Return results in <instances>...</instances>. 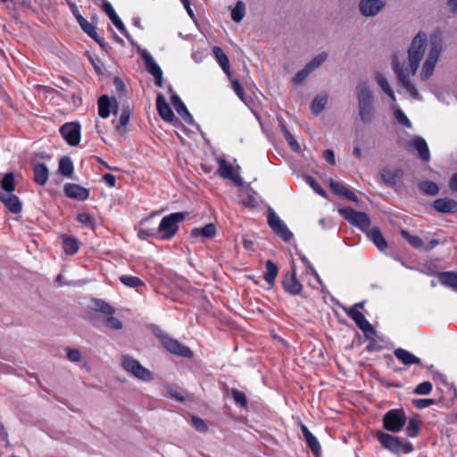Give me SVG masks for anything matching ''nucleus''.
Returning a JSON list of instances; mask_svg holds the SVG:
<instances>
[{"label": "nucleus", "instance_id": "nucleus-1", "mask_svg": "<svg viewBox=\"0 0 457 457\" xmlns=\"http://www.w3.org/2000/svg\"><path fill=\"white\" fill-rule=\"evenodd\" d=\"M427 35L424 32H419L412 39L408 50V64L399 65L396 57L393 60L395 71L397 74L399 84L416 100H421L415 86L411 82V76L415 75L421 59L425 53Z\"/></svg>", "mask_w": 457, "mask_h": 457}, {"label": "nucleus", "instance_id": "nucleus-2", "mask_svg": "<svg viewBox=\"0 0 457 457\" xmlns=\"http://www.w3.org/2000/svg\"><path fill=\"white\" fill-rule=\"evenodd\" d=\"M15 180L12 172H8L0 178V201L12 213L18 214L22 211L20 198L13 195Z\"/></svg>", "mask_w": 457, "mask_h": 457}, {"label": "nucleus", "instance_id": "nucleus-3", "mask_svg": "<svg viewBox=\"0 0 457 457\" xmlns=\"http://www.w3.org/2000/svg\"><path fill=\"white\" fill-rule=\"evenodd\" d=\"M443 50V39L441 36L435 34L429 39L428 55L422 66L420 79L428 80L434 72L436 64Z\"/></svg>", "mask_w": 457, "mask_h": 457}, {"label": "nucleus", "instance_id": "nucleus-4", "mask_svg": "<svg viewBox=\"0 0 457 457\" xmlns=\"http://www.w3.org/2000/svg\"><path fill=\"white\" fill-rule=\"evenodd\" d=\"M359 116L363 123H370L374 117L373 95L367 82H361L358 87Z\"/></svg>", "mask_w": 457, "mask_h": 457}, {"label": "nucleus", "instance_id": "nucleus-5", "mask_svg": "<svg viewBox=\"0 0 457 457\" xmlns=\"http://www.w3.org/2000/svg\"><path fill=\"white\" fill-rule=\"evenodd\" d=\"M185 217L184 212H173L164 216L157 228L158 238L162 240L171 239L177 234L179 224L185 220Z\"/></svg>", "mask_w": 457, "mask_h": 457}, {"label": "nucleus", "instance_id": "nucleus-6", "mask_svg": "<svg viewBox=\"0 0 457 457\" xmlns=\"http://www.w3.org/2000/svg\"><path fill=\"white\" fill-rule=\"evenodd\" d=\"M377 437L381 445L393 453H410L413 451L412 445L403 438L383 432L378 433Z\"/></svg>", "mask_w": 457, "mask_h": 457}, {"label": "nucleus", "instance_id": "nucleus-7", "mask_svg": "<svg viewBox=\"0 0 457 457\" xmlns=\"http://www.w3.org/2000/svg\"><path fill=\"white\" fill-rule=\"evenodd\" d=\"M121 365L126 371L131 373L140 380L148 382L153 379L152 372L148 369L143 367L138 361L129 355L122 356Z\"/></svg>", "mask_w": 457, "mask_h": 457}, {"label": "nucleus", "instance_id": "nucleus-8", "mask_svg": "<svg viewBox=\"0 0 457 457\" xmlns=\"http://www.w3.org/2000/svg\"><path fill=\"white\" fill-rule=\"evenodd\" d=\"M338 212L349 223L363 231H367L370 226V220L365 212L354 211L350 207L341 208Z\"/></svg>", "mask_w": 457, "mask_h": 457}, {"label": "nucleus", "instance_id": "nucleus-9", "mask_svg": "<svg viewBox=\"0 0 457 457\" xmlns=\"http://www.w3.org/2000/svg\"><path fill=\"white\" fill-rule=\"evenodd\" d=\"M405 423L406 416L401 409L390 410L383 418L384 428L393 433L401 431Z\"/></svg>", "mask_w": 457, "mask_h": 457}, {"label": "nucleus", "instance_id": "nucleus-10", "mask_svg": "<svg viewBox=\"0 0 457 457\" xmlns=\"http://www.w3.org/2000/svg\"><path fill=\"white\" fill-rule=\"evenodd\" d=\"M268 224L273 232L280 237L285 242H289L293 238V233L272 210H269L268 212Z\"/></svg>", "mask_w": 457, "mask_h": 457}, {"label": "nucleus", "instance_id": "nucleus-11", "mask_svg": "<svg viewBox=\"0 0 457 457\" xmlns=\"http://www.w3.org/2000/svg\"><path fill=\"white\" fill-rule=\"evenodd\" d=\"M345 312L347 316L351 318L355 322L357 327L363 332L366 338L376 337V330L366 320L365 316L361 312V311L356 310V308H349L345 311Z\"/></svg>", "mask_w": 457, "mask_h": 457}, {"label": "nucleus", "instance_id": "nucleus-12", "mask_svg": "<svg viewBox=\"0 0 457 457\" xmlns=\"http://www.w3.org/2000/svg\"><path fill=\"white\" fill-rule=\"evenodd\" d=\"M139 54L144 60L145 70L154 76L155 85L160 87H162V71L161 67L155 62L153 56L147 50L141 49Z\"/></svg>", "mask_w": 457, "mask_h": 457}, {"label": "nucleus", "instance_id": "nucleus-13", "mask_svg": "<svg viewBox=\"0 0 457 457\" xmlns=\"http://www.w3.org/2000/svg\"><path fill=\"white\" fill-rule=\"evenodd\" d=\"M62 137L70 145H77L80 141V125L77 122H67L60 128Z\"/></svg>", "mask_w": 457, "mask_h": 457}, {"label": "nucleus", "instance_id": "nucleus-14", "mask_svg": "<svg viewBox=\"0 0 457 457\" xmlns=\"http://www.w3.org/2000/svg\"><path fill=\"white\" fill-rule=\"evenodd\" d=\"M162 345L165 347L167 351L170 353L184 357V358H192L193 352L189 347L181 345L178 340L164 337L162 339Z\"/></svg>", "mask_w": 457, "mask_h": 457}, {"label": "nucleus", "instance_id": "nucleus-15", "mask_svg": "<svg viewBox=\"0 0 457 457\" xmlns=\"http://www.w3.org/2000/svg\"><path fill=\"white\" fill-rule=\"evenodd\" d=\"M281 284L284 291L291 295H301L303 288L302 283L297 278L295 268L292 269L290 274L283 277Z\"/></svg>", "mask_w": 457, "mask_h": 457}, {"label": "nucleus", "instance_id": "nucleus-16", "mask_svg": "<svg viewBox=\"0 0 457 457\" xmlns=\"http://www.w3.org/2000/svg\"><path fill=\"white\" fill-rule=\"evenodd\" d=\"M219 168L218 174L223 178L229 179L235 183L237 187L243 186V179L238 173L235 172L234 167L225 159H218L217 161Z\"/></svg>", "mask_w": 457, "mask_h": 457}, {"label": "nucleus", "instance_id": "nucleus-17", "mask_svg": "<svg viewBox=\"0 0 457 457\" xmlns=\"http://www.w3.org/2000/svg\"><path fill=\"white\" fill-rule=\"evenodd\" d=\"M386 5L381 0H360L359 9L361 13L365 17H372L377 15Z\"/></svg>", "mask_w": 457, "mask_h": 457}, {"label": "nucleus", "instance_id": "nucleus-18", "mask_svg": "<svg viewBox=\"0 0 457 457\" xmlns=\"http://www.w3.org/2000/svg\"><path fill=\"white\" fill-rule=\"evenodd\" d=\"M64 193L67 197L79 200L85 201L89 197V190L86 187L74 184V183H67L64 185Z\"/></svg>", "mask_w": 457, "mask_h": 457}, {"label": "nucleus", "instance_id": "nucleus-19", "mask_svg": "<svg viewBox=\"0 0 457 457\" xmlns=\"http://www.w3.org/2000/svg\"><path fill=\"white\" fill-rule=\"evenodd\" d=\"M156 109L160 117L167 121L171 122L175 119L172 109L166 102L165 97L162 94L159 93L156 97Z\"/></svg>", "mask_w": 457, "mask_h": 457}, {"label": "nucleus", "instance_id": "nucleus-20", "mask_svg": "<svg viewBox=\"0 0 457 457\" xmlns=\"http://www.w3.org/2000/svg\"><path fill=\"white\" fill-rule=\"evenodd\" d=\"M432 206L436 212L441 213L457 212V202L448 197L436 199Z\"/></svg>", "mask_w": 457, "mask_h": 457}, {"label": "nucleus", "instance_id": "nucleus-21", "mask_svg": "<svg viewBox=\"0 0 457 457\" xmlns=\"http://www.w3.org/2000/svg\"><path fill=\"white\" fill-rule=\"evenodd\" d=\"M403 171L401 169L391 170L388 167H384L379 170L380 179L390 187H395L397 184L399 178H402Z\"/></svg>", "mask_w": 457, "mask_h": 457}, {"label": "nucleus", "instance_id": "nucleus-22", "mask_svg": "<svg viewBox=\"0 0 457 457\" xmlns=\"http://www.w3.org/2000/svg\"><path fill=\"white\" fill-rule=\"evenodd\" d=\"M410 145L417 150L420 157L426 162L430 161V152L425 139L420 136H414L410 141Z\"/></svg>", "mask_w": 457, "mask_h": 457}, {"label": "nucleus", "instance_id": "nucleus-23", "mask_svg": "<svg viewBox=\"0 0 457 457\" xmlns=\"http://www.w3.org/2000/svg\"><path fill=\"white\" fill-rule=\"evenodd\" d=\"M171 103H172L176 112H178V114L186 122H187L188 124H192L193 120H194L193 116L190 114L187 106L185 105V104L182 102V100L180 99V97L178 95H176V94L172 95Z\"/></svg>", "mask_w": 457, "mask_h": 457}, {"label": "nucleus", "instance_id": "nucleus-24", "mask_svg": "<svg viewBox=\"0 0 457 457\" xmlns=\"http://www.w3.org/2000/svg\"><path fill=\"white\" fill-rule=\"evenodd\" d=\"M78 22L84 32H86L91 38L97 42L101 46H104V40L98 37L96 27L87 21L83 16L78 17Z\"/></svg>", "mask_w": 457, "mask_h": 457}, {"label": "nucleus", "instance_id": "nucleus-25", "mask_svg": "<svg viewBox=\"0 0 457 457\" xmlns=\"http://www.w3.org/2000/svg\"><path fill=\"white\" fill-rule=\"evenodd\" d=\"M212 53H213V55L215 57L217 62L219 63V65L222 69V71L228 76H230L231 75V71H230L229 60H228V57L226 54V53L223 51V49L221 47H220V46H215L212 47Z\"/></svg>", "mask_w": 457, "mask_h": 457}, {"label": "nucleus", "instance_id": "nucleus-26", "mask_svg": "<svg viewBox=\"0 0 457 457\" xmlns=\"http://www.w3.org/2000/svg\"><path fill=\"white\" fill-rule=\"evenodd\" d=\"M301 430L307 445L310 447L312 453L315 456H318L321 452V447L318 439L316 438L315 436L312 434V432L308 429V428L305 425H302Z\"/></svg>", "mask_w": 457, "mask_h": 457}, {"label": "nucleus", "instance_id": "nucleus-27", "mask_svg": "<svg viewBox=\"0 0 457 457\" xmlns=\"http://www.w3.org/2000/svg\"><path fill=\"white\" fill-rule=\"evenodd\" d=\"M395 356L404 365L420 364L421 360L409 351L397 348L394 352Z\"/></svg>", "mask_w": 457, "mask_h": 457}, {"label": "nucleus", "instance_id": "nucleus-28", "mask_svg": "<svg viewBox=\"0 0 457 457\" xmlns=\"http://www.w3.org/2000/svg\"><path fill=\"white\" fill-rule=\"evenodd\" d=\"M367 236L379 251H384L387 248V244L378 228L375 227L367 230Z\"/></svg>", "mask_w": 457, "mask_h": 457}, {"label": "nucleus", "instance_id": "nucleus-29", "mask_svg": "<svg viewBox=\"0 0 457 457\" xmlns=\"http://www.w3.org/2000/svg\"><path fill=\"white\" fill-rule=\"evenodd\" d=\"M34 180L39 186H45L49 178V170L45 163H37L33 168Z\"/></svg>", "mask_w": 457, "mask_h": 457}, {"label": "nucleus", "instance_id": "nucleus-30", "mask_svg": "<svg viewBox=\"0 0 457 457\" xmlns=\"http://www.w3.org/2000/svg\"><path fill=\"white\" fill-rule=\"evenodd\" d=\"M265 268L266 271L263 275V278L269 284V286L273 287L275 284V279L278 276V267L271 260H268L266 262Z\"/></svg>", "mask_w": 457, "mask_h": 457}, {"label": "nucleus", "instance_id": "nucleus-31", "mask_svg": "<svg viewBox=\"0 0 457 457\" xmlns=\"http://www.w3.org/2000/svg\"><path fill=\"white\" fill-rule=\"evenodd\" d=\"M130 119V110L128 104L124 105L119 117L118 123L115 125L116 130L120 134L125 133V127L128 125Z\"/></svg>", "mask_w": 457, "mask_h": 457}, {"label": "nucleus", "instance_id": "nucleus-32", "mask_svg": "<svg viewBox=\"0 0 457 457\" xmlns=\"http://www.w3.org/2000/svg\"><path fill=\"white\" fill-rule=\"evenodd\" d=\"M438 279L442 285L457 290V273L444 271L438 274Z\"/></svg>", "mask_w": 457, "mask_h": 457}, {"label": "nucleus", "instance_id": "nucleus-33", "mask_svg": "<svg viewBox=\"0 0 457 457\" xmlns=\"http://www.w3.org/2000/svg\"><path fill=\"white\" fill-rule=\"evenodd\" d=\"M119 279L127 287L137 289L145 287V282L141 278L132 275H121Z\"/></svg>", "mask_w": 457, "mask_h": 457}, {"label": "nucleus", "instance_id": "nucleus-34", "mask_svg": "<svg viewBox=\"0 0 457 457\" xmlns=\"http://www.w3.org/2000/svg\"><path fill=\"white\" fill-rule=\"evenodd\" d=\"M62 247H63L64 252L67 254L71 255L78 252L79 242L75 237H73L71 236L64 235L62 237Z\"/></svg>", "mask_w": 457, "mask_h": 457}, {"label": "nucleus", "instance_id": "nucleus-35", "mask_svg": "<svg viewBox=\"0 0 457 457\" xmlns=\"http://www.w3.org/2000/svg\"><path fill=\"white\" fill-rule=\"evenodd\" d=\"M111 113V101L108 96L104 95L98 99V114L100 117L106 119Z\"/></svg>", "mask_w": 457, "mask_h": 457}, {"label": "nucleus", "instance_id": "nucleus-36", "mask_svg": "<svg viewBox=\"0 0 457 457\" xmlns=\"http://www.w3.org/2000/svg\"><path fill=\"white\" fill-rule=\"evenodd\" d=\"M59 172L64 176L70 178L73 173V162L70 157H62L59 161Z\"/></svg>", "mask_w": 457, "mask_h": 457}, {"label": "nucleus", "instance_id": "nucleus-37", "mask_svg": "<svg viewBox=\"0 0 457 457\" xmlns=\"http://www.w3.org/2000/svg\"><path fill=\"white\" fill-rule=\"evenodd\" d=\"M245 15V4L243 1H237L235 7L231 10V19L233 21L240 22Z\"/></svg>", "mask_w": 457, "mask_h": 457}, {"label": "nucleus", "instance_id": "nucleus-38", "mask_svg": "<svg viewBox=\"0 0 457 457\" xmlns=\"http://www.w3.org/2000/svg\"><path fill=\"white\" fill-rule=\"evenodd\" d=\"M216 228L212 223H209L203 228H194L192 234L194 236H202L205 238H211L215 235Z\"/></svg>", "mask_w": 457, "mask_h": 457}, {"label": "nucleus", "instance_id": "nucleus-39", "mask_svg": "<svg viewBox=\"0 0 457 457\" xmlns=\"http://www.w3.org/2000/svg\"><path fill=\"white\" fill-rule=\"evenodd\" d=\"M376 80L380 87V88L386 94L392 101H395V96L392 88L390 87L384 75L378 73L376 75Z\"/></svg>", "mask_w": 457, "mask_h": 457}, {"label": "nucleus", "instance_id": "nucleus-40", "mask_svg": "<svg viewBox=\"0 0 457 457\" xmlns=\"http://www.w3.org/2000/svg\"><path fill=\"white\" fill-rule=\"evenodd\" d=\"M149 219H145L141 222V228L138 230V237L141 239H146L148 237H156L158 238L157 228H149L145 226L148 222Z\"/></svg>", "mask_w": 457, "mask_h": 457}, {"label": "nucleus", "instance_id": "nucleus-41", "mask_svg": "<svg viewBox=\"0 0 457 457\" xmlns=\"http://www.w3.org/2000/svg\"><path fill=\"white\" fill-rule=\"evenodd\" d=\"M419 188L425 194L428 195H436L439 192V187L436 183L426 180L422 181L419 184Z\"/></svg>", "mask_w": 457, "mask_h": 457}, {"label": "nucleus", "instance_id": "nucleus-42", "mask_svg": "<svg viewBox=\"0 0 457 457\" xmlns=\"http://www.w3.org/2000/svg\"><path fill=\"white\" fill-rule=\"evenodd\" d=\"M328 54L326 52H322L314 56L306 65L312 71L321 66L328 59Z\"/></svg>", "mask_w": 457, "mask_h": 457}, {"label": "nucleus", "instance_id": "nucleus-43", "mask_svg": "<svg viewBox=\"0 0 457 457\" xmlns=\"http://www.w3.org/2000/svg\"><path fill=\"white\" fill-rule=\"evenodd\" d=\"M328 102L327 96H316L312 103V111L315 114L320 113Z\"/></svg>", "mask_w": 457, "mask_h": 457}, {"label": "nucleus", "instance_id": "nucleus-44", "mask_svg": "<svg viewBox=\"0 0 457 457\" xmlns=\"http://www.w3.org/2000/svg\"><path fill=\"white\" fill-rule=\"evenodd\" d=\"M401 235L414 248H420L423 246V241L420 237L412 236L406 230H402Z\"/></svg>", "mask_w": 457, "mask_h": 457}, {"label": "nucleus", "instance_id": "nucleus-45", "mask_svg": "<svg viewBox=\"0 0 457 457\" xmlns=\"http://www.w3.org/2000/svg\"><path fill=\"white\" fill-rule=\"evenodd\" d=\"M96 310L106 315H112L115 310L106 302L103 300H97L96 302Z\"/></svg>", "mask_w": 457, "mask_h": 457}, {"label": "nucleus", "instance_id": "nucleus-46", "mask_svg": "<svg viewBox=\"0 0 457 457\" xmlns=\"http://www.w3.org/2000/svg\"><path fill=\"white\" fill-rule=\"evenodd\" d=\"M420 432V426L417 420H410L406 428V435L410 437H415Z\"/></svg>", "mask_w": 457, "mask_h": 457}, {"label": "nucleus", "instance_id": "nucleus-47", "mask_svg": "<svg viewBox=\"0 0 457 457\" xmlns=\"http://www.w3.org/2000/svg\"><path fill=\"white\" fill-rule=\"evenodd\" d=\"M64 351L66 353L67 358L71 361H72V362H79V361H82V355H81V353L79 352V350L74 349V348L66 347Z\"/></svg>", "mask_w": 457, "mask_h": 457}, {"label": "nucleus", "instance_id": "nucleus-48", "mask_svg": "<svg viewBox=\"0 0 457 457\" xmlns=\"http://www.w3.org/2000/svg\"><path fill=\"white\" fill-rule=\"evenodd\" d=\"M433 386L429 381H424L419 384L413 393L416 395H428L432 391Z\"/></svg>", "mask_w": 457, "mask_h": 457}, {"label": "nucleus", "instance_id": "nucleus-49", "mask_svg": "<svg viewBox=\"0 0 457 457\" xmlns=\"http://www.w3.org/2000/svg\"><path fill=\"white\" fill-rule=\"evenodd\" d=\"M112 22L113 23V25L117 28V29L122 34L124 35L127 38H129V35L128 33V30L126 29L123 22L121 21V20L120 19V17L116 14H114L113 16H112L111 18H109Z\"/></svg>", "mask_w": 457, "mask_h": 457}, {"label": "nucleus", "instance_id": "nucleus-50", "mask_svg": "<svg viewBox=\"0 0 457 457\" xmlns=\"http://www.w3.org/2000/svg\"><path fill=\"white\" fill-rule=\"evenodd\" d=\"M104 325L106 327H108L109 328L115 329V330H119V329L122 328V322L119 319H117L112 315H109V317H107L105 319Z\"/></svg>", "mask_w": 457, "mask_h": 457}, {"label": "nucleus", "instance_id": "nucleus-51", "mask_svg": "<svg viewBox=\"0 0 457 457\" xmlns=\"http://www.w3.org/2000/svg\"><path fill=\"white\" fill-rule=\"evenodd\" d=\"M329 187L335 195H341V196H343L348 189L344 185H342L333 179H330Z\"/></svg>", "mask_w": 457, "mask_h": 457}, {"label": "nucleus", "instance_id": "nucleus-52", "mask_svg": "<svg viewBox=\"0 0 457 457\" xmlns=\"http://www.w3.org/2000/svg\"><path fill=\"white\" fill-rule=\"evenodd\" d=\"M395 117L396 120L398 121V123H400L401 125L405 126L407 128L411 127V123L410 120L408 119V117L405 115V113L401 109H397L395 112Z\"/></svg>", "mask_w": 457, "mask_h": 457}, {"label": "nucleus", "instance_id": "nucleus-53", "mask_svg": "<svg viewBox=\"0 0 457 457\" xmlns=\"http://www.w3.org/2000/svg\"><path fill=\"white\" fill-rule=\"evenodd\" d=\"M436 403V401L434 399H429V398H427V399H413L412 400V404L417 408V409H425V408H428L433 404Z\"/></svg>", "mask_w": 457, "mask_h": 457}, {"label": "nucleus", "instance_id": "nucleus-54", "mask_svg": "<svg viewBox=\"0 0 457 457\" xmlns=\"http://www.w3.org/2000/svg\"><path fill=\"white\" fill-rule=\"evenodd\" d=\"M232 396H233L234 401L237 404H239L242 407H245L246 406L247 401H246L245 395L243 392H241V391H239L237 389H233L232 390Z\"/></svg>", "mask_w": 457, "mask_h": 457}, {"label": "nucleus", "instance_id": "nucleus-55", "mask_svg": "<svg viewBox=\"0 0 457 457\" xmlns=\"http://www.w3.org/2000/svg\"><path fill=\"white\" fill-rule=\"evenodd\" d=\"M77 219L81 224H84L90 228H93V226L95 224L94 218L87 212L79 213Z\"/></svg>", "mask_w": 457, "mask_h": 457}, {"label": "nucleus", "instance_id": "nucleus-56", "mask_svg": "<svg viewBox=\"0 0 457 457\" xmlns=\"http://www.w3.org/2000/svg\"><path fill=\"white\" fill-rule=\"evenodd\" d=\"M311 72H312V71L310 69H308L307 65H305L303 69H302L295 74V76L294 78L295 83L300 84V83L303 82Z\"/></svg>", "mask_w": 457, "mask_h": 457}, {"label": "nucleus", "instance_id": "nucleus-57", "mask_svg": "<svg viewBox=\"0 0 457 457\" xmlns=\"http://www.w3.org/2000/svg\"><path fill=\"white\" fill-rule=\"evenodd\" d=\"M191 421L193 426L201 432H204L207 430V426L204 422V420L197 416H193L191 418Z\"/></svg>", "mask_w": 457, "mask_h": 457}, {"label": "nucleus", "instance_id": "nucleus-58", "mask_svg": "<svg viewBox=\"0 0 457 457\" xmlns=\"http://www.w3.org/2000/svg\"><path fill=\"white\" fill-rule=\"evenodd\" d=\"M307 182L311 187L320 195L326 196L325 190L318 184V182L312 177H307Z\"/></svg>", "mask_w": 457, "mask_h": 457}, {"label": "nucleus", "instance_id": "nucleus-59", "mask_svg": "<svg viewBox=\"0 0 457 457\" xmlns=\"http://www.w3.org/2000/svg\"><path fill=\"white\" fill-rule=\"evenodd\" d=\"M232 88L235 91V93L237 94V96L241 100L244 101L245 93H244V90H243L240 83L238 82V80H237V79L232 80Z\"/></svg>", "mask_w": 457, "mask_h": 457}, {"label": "nucleus", "instance_id": "nucleus-60", "mask_svg": "<svg viewBox=\"0 0 457 457\" xmlns=\"http://www.w3.org/2000/svg\"><path fill=\"white\" fill-rule=\"evenodd\" d=\"M102 9L108 15L109 18H111L112 16L116 14L112 4L106 0H104L103 4H102Z\"/></svg>", "mask_w": 457, "mask_h": 457}, {"label": "nucleus", "instance_id": "nucleus-61", "mask_svg": "<svg viewBox=\"0 0 457 457\" xmlns=\"http://www.w3.org/2000/svg\"><path fill=\"white\" fill-rule=\"evenodd\" d=\"M278 126L284 135V137L287 138V137H290L292 134L290 133L289 129L285 124V121L282 117H278Z\"/></svg>", "mask_w": 457, "mask_h": 457}, {"label": "nucleus", "instance_id": "nucleus-62", "mask_svg": "<svg viewBox=\"0 0 457 457\" xmlns=\"http://www.w3.org/2000/svg\"><path fill=\"white\" fill-rule=\"evenodd\" d=\"M278 126L284 135V137L287 138V137H290L292 134L290 133L289 129L285 124V121L282 117H278Z\"/></svg>", "mask_w": 457, "mask_h": 457}, {"label": "nucleus", "instance_id": "nucleus-63", "mask_svg": "<svg viewBox=\"0 0 457 457\" xmlns=\"http://www.w3.org/2000/svg\"><path fill=\"white\" fill-rule=\"evenodd\" d=\"M286 141L287 142V144L290 145V147L295 151V152H299L300 151V145L299 144L297 143V141L295 139V137H293V135H291L290 137H287V138H285Z\"/></svg>", "mask_w": 457, "mask_h": 457}, {"label": "nucleus", "instance_id": "nucleus-64", "mask_svg": "<svg viewBox=\"0 0 457 457\" xmlns=\"http://www.w3.org/2000/svg\"><path fill=\"white\" fill-rule=\"evenodd\" d=\"M448 186L453 192H457V172L452 175Z\"/></svg>", "mask_w": 457, "mask_h": 457}]
</instances>
